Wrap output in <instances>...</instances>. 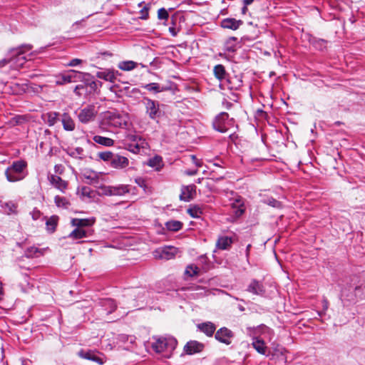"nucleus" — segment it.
I'll list each match as a JSON object with an SVG mask.
<instances>
[{
  "instance_id": "obj_1",
  "label": "nucleus",
  "mask_w": 365,
  "mask_h": 365,
  "mask_svg": "<svg viewBox=\"0 0 365 365\" xmlns=\"http://www.w3.org/2000/svg\"><path fill=\"white\" fill-rule=\"evenodd\" d=\"M127 114L117 110H108L101 114L99 126L102 130H112L114 128H123L127 126Z\"/></svg>"
},
{
  "instance_id": "obj_2",
  "label": "nucleus",
  "mask_w": 365,
  "mask_h": 365,
  "mask_svg": "<svg viewBox=\"0 0 365 365\" xmlns=\"http://www.w3.org/2000/svg\"><path fill=\"white\" fill-rule=\"evenodd\" d=\"M31 44H23L18 48H12L10 52L12 57L10 58L11 66L15 69L21 68L26 62L25 53L32 49Z\"/></svg>"
},
{
  "instance_id": "obj_3",
  "label": "nucleus",
  "mask_w": 365,
  "mask_h": 365,
  "mask_svg": "<svg viewBox=\"0 0 365 365\" xmlns=\"http://www.w3.org/2000/svg\"><path fill=\"white\" fill-rule=\"evenodd\" d=\"M153 339L155 341L152 344V348L157 353L172 352L177 346L178 341L173 337L153 336Z\"/></svg>"
},
{
  "instance_id": "obj_4",
  "label": "nucleus",
  "mask_w": 365,
  "mask_h": 365,
  "mask_svg": "<svg viewBox=\"0 0 365 365\" xmlns=\"http://www.w3.org/2000/svg\"><path fill=\"white\" fill-rule=\"evenodd\" d=\"M233 124V118L230 119L228 113L225 112L218 114L212 122L213 128L220 133H226Z\"/></svg>"
},
{
  "instance_id": "obj_5",
  "label": "nucleus",
  "mask_w": 365,
  "mask_h": 365,
  "mask_svg": "<svg viewBox=\"0 0 365 365\" xmlns=\"http://www.w3.org/2000/svg\"><path fill=\"white\" fill-rule=\"evenodd\" d=\"M142 103L145 106V113L148 115L150 119L155 120L162 115L160 104L158 101L148 97H143Z\"/></svg>"
},
{
  "instance_id": "obj_6",
  "label": "nucleus",
  "mask_w": 365,
  "mask_h": 365,
  "mask_svg": "<svg viewBox=\"0 0 365 365\" xmlns=\"http://www.w3.org/2000/svg\"><path fill=\"white\" fill-rule=\"evenodd\" d=\"M116 302L111 298H105L99 300L96 307V312L101 316L108 315L112 314L117 309Z\"/></svg>"
},
{
  "instance_id": "obj_7",
  "label": "nucleus",
  "mask_w": 365,
  "mask_h": 365,
  "mask_svg": "<svg viewBox=\"0 0 365 365\" xmlns=\"http://www.w3.org/2000/svg\"><path fill=\"white\" fill-rule=\"evenodd\" d=\"M98 114V110L94 105H88L83 108L79 110L78 113V120L83 123L87 124L90 122H92L95 120L96 115Z\"/></svg>"
},
{
  "instance_id": "obj_8",
  "label": "nucleus",
  "mask_w": 365,
  "mask_h": 365,
  "mask_svg": "<svg viewBox=\"0 0 365 365\" xmlns=\"http://www.w3.org/2000/svg\"><path fill=\"white\" fill-rule=\"evenodd\" d=\"M78 355L79 357L82 359H85L87 360L93 361L99 365H103L106 362V358L101 357L100 355L103 356V354L100 352H96L93 350H87L85 351L81 349L78 351Z\"/></svg>"
},
{
  "instance_id": "obj_9",
  "label": "nucleus",
  "mask_w": 365,
  "mask_h": 365,
  "mask_svg": "<svg viewBox=\"0 0 365 365\" xmlns=\"http://www.w3.org/2000/svg\"><path fill=\"white\" fill-rule=\"evenodd\" d=\"M17 286L25 293L29 292L34 288V283L26 272H21L17 277Z\"/></svg>"
},
{
  "instance_id": "obj_10",
  "label": "nucleus",
  "mask_w": 365,
  "mask_h": 365,
  "mask_svg": "<svg viewBox=\"0 0 365 365\" xmlns=\"http://www.w3.org/2000/svg\"><path fill=\"white\" fill-rule=\"evenodd\" d=\"M233 337L234 333L227 327H222L219 329L215 334L216 340L226 345H230L232 343Z\"/></svg>"
},
{
  "instance_id": "obj_11",
  "label": "nucleus",
  "mask_w": 365,
  "mask_h": 365,
  "mask_svg": "<svg viewBox=\"0 0 365 365\" xmlns=\"http://www.w3.org/2000/svg\"><path fill=\"white\" fill-rule=\"evenodd\" d=\"M205 346L197 341H190L184 346L183 351L187 355H192L201 352Z\"/></svg>"
},
{
  "instance_id": "obj_12",
  "label": "nucleus",
  "mask_w": 365,
  "mask_h": 365,
  "mask_svg": "<svg viewBox=\"0 0 365 365\" xmlns=\"http://www.w3.org/2000/svg\"><path fill=\"white\" fill-rule=\"evenodd\" d=\"M195 195L196 186L195 185L182 186L181 188V193L180 195V200L185 202H189L195 197Z\"/></svg>"
},
{
  "instance_id": "obj_13",
  "label": "nucleus",
  "mask_w": 365,
  "mask_h": 365,
  "mask_svg": "<svg viewBox=\"0 0 365 365\" xmlns=\"http://www.w3.org/2000/svg\"><path fill=\"white\" fill-rule=\"evenodd\" d=\"M246 290L248 292L259 296L264 295L266 292L262 282L255 279L251 280Z\"/></svg>"
},
{
  "instance_id": "obj_14",
  "label": "nucleus",
  "mask_w": 365,
  "mask_h": 365,
  "mask_svg": "<svg viewBox=\"0 0 365 365\" xmlns=\"http://www.w3.org/2000/svg\"><path fill=\"white\" fill-rule=\"evenodd\" d=\"M177 253V249L174 247H165L155 250V256L160 259H170Z\"/></svg>"
},
{
  "instance_id": "obj_15",
  "label": "nucleus",
  "mask_w": 365,
  "mask_h": 365,
  "mask_svg": "<svg viewBox=\"0 0 365 365\" xmlns=\"http://www.w3.org/2000/svg\"><path fill=\"white\" fill-rule=\"evenodd\" d=\"M118 74V71L113 69H104L96 73V76L98 78L103 79L104 81L114 83L116 79V75Z\"/></svg>"
},
{
  "instance_id": "obj_16",
  "label": "nucleus",
  "mask_w": 365,
  "mask_h": 365,
  "mask_svg": "<svg viewBox=\"0 0 365 365\" xmlns=\"http://www.w3.org/2000/svg\"><path fill=\"white\" fill-rule=\"evenodd\" d=\"M128 159L119 155H115L110 163V166L115 169H123L128 166Z\"/></svg>"
},
{
  "instance_id": "obj_17",
  "label": "nucleus",
  "mask_w": 365,
  "mask_h": 365,
  "mask_svg": "<svg viewBox=\"0 0 365 365\" xmlns=\"http://www.w3.org/2000/svg\"><path fill=\"white\" fill-rule=\"evenodd\" d=\"M148 144L146 141H141L140 143H126L125 148L130 152L138 154L141 150L148 148Z\"/></svg>"
},
{
  "instance_id": "obj_18",
  "label": "nucleus",
  "mask_w": 365,
  "mask_h": 365,
  "mask_svg": "<svg viewBox=\"0 0 365 365\" xmlns=\"http://www.w3.org/2000/svg\"><path fill=\"white\" fill-rule=\"evenodd\" d=\"M48 180L52 185H53L56 188L58 189L61 192H64L66 190L68 186V182L63 180L61 177L51 175L48 177Z\"/></svg>"
},
{
  "instance_id": "obj_19",
  "label": "nucleus",
  "mask_w": 365,
  "mask_h": 365,
  "mask_svg": "<svg viewBox=\"0 0 365 365\" xmlns=\"http://www.w3.org/2000/svg\"><path fill=\"white\" fill-rule=\"evenodd\" d=\"M95 222L94 218H73L71 220L72 226L76 227L77 228L89 227L92 226Z\"/></svg>"
},
{
  "instance_id": "obj_20",
  "label": "nucleus",
  "mask_w": 365,
  "mask_h": 365,
  "mask_svg": "<svg viewBox=\"0 0 365 365\" xmlns=\"http://www.w3.org/2000/svg\"><path fill=\"white\" fill-rule=\"evenodd\" d=\"M243 21L242 20H237L233 18H227L221 21V26L225 29H229L232 30H237Z\"/></svg>"
},
{
  "instance_id": "obj_21",
  "label": "nucleus",
  "mask_w": 365,
  "mask_h": 365,
  "mask_svg": "<svg viewBox=\"0 0 365 365\" xmlns=\"http://www.w3.org/2000/svg\"><path fill=\"white\" fill-rule=\"evenodd\" d=\"M61 123L63 125V128L65 130L73 131L75 130V122L68 113H63V115H61Z\"/></svg>"
},
{
  "instance_id": "obj_22",
  "label": "nucleus",
  "mask_w": 365,
  "mask_h": 365,
  "mask_svg": "<svg viewBox=\"0 0 365 365\" xmlns=\"http://www.w3.org/2000/svg\"><path fill=\"white\" fill-rule=\"evenodd\" d=\"M91 235V230L76 227L68 235V237L73 240H78L84 237H88Z\"/></svg>"
},
{
  "instance_id": "obj_23",
  "label": "nucleus",
  "mask_w": 365,
  "mask_h": 365,
  "mask_svg": "<svg viewBox=\"0 0 365 365\" xmlns=\"http://www.w3.org/2000/svg\"><path fill=\"white\" fill-rule=\"evenodd\" d=\"M82 177L83 179L87 180V183L95 184L98 182V174L92 170H84L82 173Z\"/></svg>"
},
{
  "instance_id": "obj_24",
  "label": "nucleus",
  "mask_w": 365,
  "mask_h": 365,
  "mask_svg": "<svg viewBox=\"0 0 365 365\" xmlns=\"http://www.w3.org/2000/svg\"><path fill=\"white\" fill-rule=\"evenodd\" d=\"M198 329L205 333L207 336H212L216 329L215 325L210 322H204L197 325Z\"/></svg>"
},
{
  "instance_id": "obj_25",
  "label": "nucleus",
  "mask_w": 365,
  "mask_h": 365,
  "mask_svg": "<svg viewBox=\"0 0 365 365\" xmlns=\"http://www.w3.org/2000/svg\"><path fill=\"white\" fill-rule=\"evenodd\" d=\"M232 239L227 236L220 237L216 242V246L220 250H227L231 247Z\"/></svg>"
},
{
  "instance_id": "obj_26",
  "label": "nucleus",
  "mask_w": 365,
  "mask_h": 365,
  "mask_svg": "<svg viewBox=\"0 0 365 365\" xmlns=\"http://www.w3.org/2000/svg\"><path fill=\"white\" fill-rule=\"evenodd\" d=\"M58 113L48 112L42 115L43 120L48 126H53L58 120Z\"/></svg>"
},
{
  "instance_id": "obj_27",
  "label": "nucleus",
  "mask_w": 365,
  "mask_h": 365,
  "mask_svg": "<svg viewBox=\"0 0 365 365\" xmlns=\"http://www.w3.org/2000/svg\"><path fill=\"white\" fill-rule=\"evenodd\" d=\"M147 165L155 169L156 171H160L164 166L162 157L155 155L153 158L149 159Z\"/></svg>"
},
{
  "instance_id": "obj_28",
  "label": "nucleus",
  "mask_w": 365,
  "mask_h": 365,
  "mask_svg": "<svg viewBox=\"0 0 365 365\" xmlns=\"http://www.w3.org/2000/svg\"><path fill=\"white\" fill-rule=\"evenodd\" d=\"M27 163L24 160H17L14 161L11 166L9 167L7 169L9 170V172L12 173H19L20 174H24L23 171L26 168Z\"/></svg>"
},
{
  "instance_id": "obj_29",
  "label": "nucleus",
  "mask_w": 365,
  "mask_h": 365,
  "mask_svg": "<svg viewBox=\"0 0 365 365\" xmlns=\"http://www.w3.org/2000/svg\"><path fill=\"white\" fill-rule=\"evenodd\" d=\"M215 76L220 81L225 80L228 76L225 68L222 64L216 65L213 68Z\"/></svg>"
},
{
  "instance_id": "obj_30",
  "label": "nucleus",
  "mask_w": 365,
  "mask_h": 365,
  "mask_svg": "<svg viewBox=\"0 0 365 365\" xmlns=\"http://www.w3.org/2000/svg\"><path fill=\"white\" fill-rule=\"evenodd\" d=\"M237 38L234 36L227 38L224 45L225 51L230 53L235 52L237 48Z\"/></svg>"
},
{
  "instance_id": "obj_31",
  "label": "nucleus",
  "mask_w": 365,
  "mask_h": 365,
  "mask_svg": "<svg viewBox=\"0 0 365 365\" xmlns=\"http://www.w3.org/2000/svg\"><path fill=\"white\" fill-rule=\"evenodd\" d=\"M93 140L95 143L106 147L113 146L114 144L113 139L101 135H94Z\"/></svg>"
},
{
  "instance_id": "obj_32",
  "label": "nucleus",
  "mask_w": 365,
  "mask_h": 365,
  "mask_svg": "<svg viewBox=\"0 0 365 365\" xmlns=\"http://www.w3.org/2000/svg\"><path fill=\"white\" fill-rule=\"evenodd\" d=\"M58 220L59 218L57 215H52L51 217L46 219V230L49 232H53L56 230Z\"/></svg>"
},
{
  "instance_id": "obj_33",
  "label": "nucleus",
  "mask_w": 365,
  "mask_h": 365,
  "mask_svg": "<svg viewBox=\"0 0 365 365\" xmlns=\"http://www.w3.org/2000/svg\"><path fill=\"white\" fill-rule=\"evenodd\" d=\"M55 82L56 85L59 86L71 83L70 71H68L66 73H60L56 76Z\"/></svg>"
},
{
  "instance_id": "obj_34",
  "label": "nucleus",
  "mask_w": 365,
  "mask_h": 365,
  "mask_svg": "<svg viewBox=\"0 0 365 365\" xmlns=\"http://www.w3.org/2000/svg\"><path fill=\"white\" fill-rule=\"evenodd\" d=\"M145 89L148 90L150 92L154 93H158L163 91H165L167 90L166 88L163 86H160V85L158 83H150L145 84L142 86Z\"/></svg>"
},
{
  "instance_id": "obj_35",
  "label": "nucleus",
  "mask_w": 365,
  "mask_h": 365,
  "mask_svg": "<svg viewBox=\"0 0 365 365\" xmlns=\"http://www.w3.org/2000/svg\"><path fill=\"white\" fill-rule=\"evenodd\" d=\"M70 74H71V83L73 82H78V81H82L83 79H85V76H89L88 73H83L81 71H77L75 70H70Z\"/></svg>"
},
{
  "instance_id": "obj_36",
  "label": "nucleus",
  "mask_w": 365,
  "mask_h": 365,
  "mask_svg": "<svg viewBox=\"0 0 365 365\" xmlns=\"http://www.w3.org/2000/svg\"><path fill=\"white\" fill-rule=\"evenodd\" d=\"M112 195L122 196L129 192V188L128 185H119L116 186H111Z\"/></svg>"
},
{
  "instance_id": "obj_37",
  "label": "nucleus",
  "mask_w": 365,
  "mask_h": 365,
  "mask_svg": "<svg viewBox=\"0 0 365 365\" xmlns=\"http://www.w3.org/2000/svg\"><path fill=\"white\" fill-rule=\"evenodd\" d=\"M182 222L178 220H170L165 223L166 228L172 232H178L182 227Z\"/></svg>"
},
{
  "instance_id": "obj_38",
  "label": "nucleus",
  "mask_w": 365,
  "mask_h": 365,
  "mask_svg": "<svg viewBox=\"0 0 365 365\" xmlns=\"http://www.w3.org/2000/svg\"><path fill=\"white\" fill-rule=\"evenodd\" d=\"M138 63L133 61H124L118 63V67L122 71H129L137 67Z\"/></svg>"
},
{
  "instance_id": "obj_39",
  "label": "nucleus",
  "mask_w": 365,
  "mask_h": 365,
  "mask_svg": "<svg viewBox=\"0 0 365 365\" xmlns=\"http://www.w3.org/2000/svg\"><path fill=\"white\" fill-rule=\"evenodd\" d=\"M1 207L4 209V211L8 215L16 214L17 212V204L12 201L4 202L1 205Z\"/></svg>"
},
{
  "instance_id": "obj_40",
  "label": "nucleus",
  "mask_w": 365,
  "mask_h": 365,
  "mask_svg": "<svg viewBox=\"0 0 365 365\" xmlns=\"http://www.w3.org/2000/svg\"><path fill=\"white\" fill-rule=\"evenodd\" d=\"M5 174H6L7 180L10 182L19 181V180H21L22 179H24L25 177V175L20 174L19 173H12V172L10 173L9 170H8V169H6Z\"/></svg>"
},
{
  "instance_id": "obj_41",
  "label": "nucleus",
  "mask_w": 365,
  "mask_h": 365,
  "mask_svg": "<svg viewBox=\"0 0 365 365\" xmlns=\"http://www.w3.org/2000/svg\"><path fill=\"white\" fill-rule=\"evenodd\" d=\"M83 82H84L85 85L88 86L93 91H96L98 89V82L96 81L93 76L90 73L89 76H85V79H83ZM99 83L101 85V83L99 82Z\"/></svg>"
},
{
  "instance_id": "obj_42",
  "label": "nucleus",
  "mask_w": 365,
  "mask_h": 365,
  "mask_svg": "<svg viewBox=\"0 0 365 365\" xmlns=\"http://www.w3.org/2000/svg\"><path fill=\"white\" fill-rule=\"evenodd\" d=\"M54 202L58 207L68 208L70 205V202L64 197L56 195L54 197Z\"/></svg>"
},
{
  "instance_id": "obj_43",
  "label": "nucleus",
  "mask_w": 365,
  "mask_h": 365,
  "mask_svg": "<svg viewBox=\"0 0 365 365\" xmlns=\"http://www.w3.org/2000/svg\"><path fill=\"white\" fill-rule=\"evenodd\" d=\"M41 254L42 253L40 251V250L35 247H28L24 252V255L27 258L37 257L40 256Z\"/></svg>"
},
{
  "instance_id": "obj_44",
  "label": "nucleus",
  "mask_w": 365,
  "mask_h": 365,
  "mask_svg": "<svg viewBox=\"0 0 365 365\" xmlns=\"http://www.w3.org/2000/svg\"><path fill=\"white\" fill-rule=\"evenodd\" d=\"M262 202L274 208H282V202L273 198L272 197H267L262 199Z\"/></svg>"
},
{
  "instance_id": "obj_45",
  "label": "nucleus",
  "mask_w": 365,
  "mask_h": 365,
  "mask_svg": "<svg viewBox=\"0 0 365 365\" xmlns=\"http://www.w3.org/2000/svg\"><path fill=\"white\" fill-rule=\"evenodd\" d=\"M68 154L72 158L83 159L84 157V150L81 147H77L69 150Z\"/></svg>"
},
{
  "instance_id": "obj_46",
  "label": "nucleus",
  "mask_w": 365,
  "mask_h": 365,
  "mask_svg": "<svg viewBox=\"0 0 365 365\" xmlns=\"http://www.w3.org/2000/svg\"><path fill=\"white\" fill-rule=\"evenodd\" d=\"M232 206L233 207H237V210L235 212V214L237 216L241 215L245 211V210L242 208L244 206V202L240 197H238L235 199V202L232 204Z\"/></svg>"
},
{
  "instance_id": "obj_47",
  "label": "nucleus",
  "mask_w": 365,
  "mask_h": 365,
  "mask_svg": "<svg viewBox=\"0 0 365 365\" xmlns=\"http://www.w3.org/2000/svg\"><path fill=\"white\" fill-rule=\"evenodd\" d=\"M252 346L258 353L264 355L266 354V346L263 341L257 339L253 341Z\"/></svg>"
},
{
  "instance_id": "obj_48",
  "label": "nucleus",
  "mask_w": 365,
  "mask_h": 365,
  "mask_svg": "<svg viewBox=\"0 0 365 365\" xmlns=\"http://www.w3.org/2000/svg\"><path fill=\"white\" fill-rule=\"evenodd\" d=\"M199 268L194 264H189L186 267V269L185 270V274L188 277H194L197 276L199 273Z\"/></svg>"
},
{
  "instance_id": "obj_49",
  "label": "nucleus",
  "mask_w": 365,
  "mask_h": 365,
  "mask_svg": "<svg viewBox=\"0 0 365 365\" xmlns=\"http://www.w3.org/2000/svg\"><path fill=\"white\" fill-rule=\"evenodd\" d=\"M187 213L193 218H198L202 214V211L199 206L194 205L187 209Z\"/></svg>"
},
{
  "instance_id": "obj_50",
  "label": "nucleus",
  "mask_w": 365,
  "mask_h": 365,
  "mask_svg": "<svg viewBox=\"0 0 365 365\" xmlns=\"http://www.w3.org/2000/svg\"><path fill=\"white\" fill-rule=\"evenodd\" d=\"M127 143H140L141 141H145L140 135L136 133H128L125 137Z\"/></svg>"
},
{
  "instance_id": "obj_51",
  "label": "nucleus",
  "mask_w": 365,
  "mask_h": 365,
  "mask_svg": "<svg viewBox=\"0 0 365 365\" xmlns=\"http://www.w3.org/2000/svg\"><path fill=\"white\" fill-rule=\"evenodd\" d=\"M115 155L110 151L101 152L98 153V157L103 161H110L111 163L113 156Z\"/></svg>"
},
{
  "instance_id": "obj_52",
  "label": "nucleus",
  "mask_w": 365,
  "mask_h": 365,
  "mask_svg": "<svg viewBox=\"0 0 365 365\" xmlns=\"http://www.w3.org/2000/svg\"><path fill=\"white\" fill-rule=\"evenodd\" d=\"M169 15L167 10L164 8H161L158 11V17L159 19L165 20L168 19Z\"/></svg>"
},
{
  "instance_id": "obj_53",
  "label": "nucleus",
  "mask_w": 365,
  "mask_h": 365,
  "mask_svg": "<svg viewBox=\"0 0 365 365\" xmlns=\"http://www.w3.org/2000/svg\"><path fill=\"white\" fill-rule=\"evenodd\" d=\"M101 193L105 195H112V189L110 185H103L99 187Z\"/></svg>"
},
{
  "instance_id": "obj_54",
  "label": "nucleus",
  "mask_w": 365,
  "mask_h": 365,
  "mask_svg": "<svg viewBox=\"0 0 365 365\" xmlns=\"http://www.w3.org/2000/svg\"><path fill=\"white\" fill-rule=\"evenodd\" d=\"M31 217L34 220H37L40 218L41 215V212L40 210H37L36 208L34 209L33 211L31 212Z\"/></svg>"
},
{
  "instance_id": "obj_55",
  "label": "nucleus",
  "mask_w": 365,
  "mask_h": 365,
  "mask_svg": "<svg viewBox=\"0 0 365 365\" xmlns=\"http://www.w3.org/2000/svg\"><path fill=\"white\" fill-rule=\"evenodd\" d=\"M136 184L143 188H145L146 187V182L143 178H138L135 179Z\"/></svg>"
},
{
  "instance_id": "obj_56",
  "label": "nucleus",
  "mask_w": 365,
  "mask_h": 365,
  "mask_svg": "<svg viewBox=\"0 0 365 365\" xmlns=\"http://www.w3.org/2000/svg\"><path fill=\"white\" fill-rule=\"evenodd\" d=\"M191 158H192V163L197 167V168H200V167H202V163L201 161V160H199L198 158H196L195 155H191Z\"/></svg>"
},
{
  "instance_id": "obj_57",
  "label": "nucleus",
  "mask_w": 365,
  "mask_h": 365,
  "mask_svg": "<svg viewBox=\"0 0 365 365\" xmlns=\"http://www.w3.org/2000/svg\"><path fill=\"white\" fill-rule=\"evenodd\" d=\"M81 62H82V60H81L79 58H73L70 61V62L68 63V66H76L81 63Z\"/></svg>"
},
{
  "instance_id": "obj_58",
  "label": "nucleus",
  "mask_w": 365,
  "mask_h": 365,
  "mask_svg": "<svg viewBox=\"0 0 365 365\" xmlns=\"http://www.w3.org/2000/svg\"><path fill=\"white\" fill-rule=\"evenodd\" d=\"M232 105L233 104L231 102L227 101L226 99H224V101H222L223 107L227 109H230Z\"/></svg>"
},
{
  "instance_id": "obj_59",
  "label": "nucleus",
  "mask_w": 365,
  "mask_h": 365,
  "mask_svg": "<svg viewBox=\"0 0 365 365\" xmlns=\"http://www.w3.org/2000/svg\"><path fill=\"white\" fill-rule=\"evenodd\" d=\"M198 170L197 169L195 170H190L185 171V173L187 175L192 176L197 174Z\"/></svg>"
},
{
  "instance_id": "obj_60",
  "label": "nucleus",
  "mask_w": 365,
  "mask_h": 365,
  "mask_svg": "<svg viewBox=\"0 0 365 365\" xmlns=\"http://www.w3.org/2000/svg\"><path fill=\"white\" fill-rule=\"evenodd\" d=\"M9 63H10V59L4 58L0 60V68L4 67Z\"/></svg>"
},
{
  "instance_id": "obj_61",
  "label": "nucleus",
  "mask_w": 365,
  "mask_h": 365,
  "mask_svg": "<svg viewBox=\"0 0 365 365\" xmlns=\"http://www.w3.org/2000/svg\"><path fill=\"white\" fill-rule=\"evenodd\" d=\"M54 170L56 173H61L63 171V166L61 165H56Z\"/></svg>"
},
{
  "instance_id": "obj_62",
  "label": "nucleus",
  "mask_w": 365,
  "mask_h": 365,
  "mask_svg": "<svg viewBox=\"0 0 365 365\" xmlns=\"http://www.w3.org/2000/svg\"><path fill=\"white\" fill-rule=\"evenodd\" d=\"M83 86L77 85L74 88V93H76L77 95L80 96L81 93L78 92V91H80V89H83Z\"/></svg>"
},
{
  "instance_id": "obj_63",
  "label": "nucleus",
  "mask_w": 365,
  "mask_h": 365,
  "mask_svg": "<svg viewBox=\"0 0 365 365\" xmlns=\"http://www.w3.org/2000/svg\"><path fill=\"white\" fill-rule=\"evenodd\" d=\"M250 248H251V245H250V244H249V245L247 246V247H246V257H249Z\"/></svg>"
},
{
  "instance_id": "obj_64",
  "label": "nucleus",
  "mask_w": 365,
  "mask_h": 365,
  "mask_svg": "<svg viewBox=\"0 0 365 365\" xmlns=\"http://www.w3.org/2000/svg\"><path fill=\"white\" fill-rule=\"evenodd\" d=\"M169 31H170V32L172 34V35H173V36H176V35H177V33H176V31H175V29H174V28H171V27H170V28H169Z\"/></svg>"
}]
</instances>
